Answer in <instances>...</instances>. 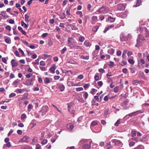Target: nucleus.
<instances>
[{
	"mask_svg": "<svg viewBox=\"0 0 149 149\" xmlns=\"http://www.w3.org/2000/svg\"><path fill=\"white\" fill-rule=\"evenodd\" d=\"M131 37V36L130 34H129L127 36H126L123 33H121L120 36V40L122 41L127 40L129 39Z\"/></svg>",
	"mask_w": 149,
	"mask_h": 149,
	"instance_id": "1",
	"label": "nucleus"
},
{
	"mask_svg": "<svg viewBox=\"0 0 149 149\" xmlns=\"http://www.w3.org/2000/svg\"><path fill=\"white\" fill-rule=\"evenodd\" d=\"M109 9L108 7L103 6L97 10V11L101 13H105L109 11Z\"/></svg>",
	"mask_w": 149,
	"mask_h": 149,
	"instance_id": "2",
	"label": "nucleus"
},
{
	"mask_svg": "<svg viewBox=\"0 0 149 149\" xmlns=\"http://www.w3.org/2000/svg\"><path fill=\"white\" fill-rule=\"evenodd\" d=\"M73 40V39L70 37H68V46L70 48H74L75 47V45L72 42Z\"/></svg>",
	"mask_w": 149,
	"mask_h": 149,
	"instance_id": "3",
	"label": "nucleus"
},
{
	"mask_svg": "<svg viewBox=\"0 0 149 149\" xmlns=\"http://www.w3.org/2000/svg\"><path fill=\"white\" fill-rule=\"evenodd\" d=\"M111 141L113 143H114L115 146L121 147L122 146L123 144L122 143L120 140L116 139H113Z\"/></svg>",
	"mask_w": 149,
	"mask_h": 149,
	"instance_id": "4",
	"label": "nucleus"
},
{
	"mask_svg": "<svg viewBox=\"0 0 149 149\" xmlns=\"http://www.w3.org/2000/svg\"><path fill=\"white\" fill-rule=\"evenodd\" d=\"M48 109L49 107L48 106L46 105L43 106L40 112H42V115L43 116L48 111Z\"/></svg>",
	"mask_w": 149,
	"mask_h": 149,
	"instance_id": "5",
	"label": "nucleus"
},
{
	"mask_svg": "<svg viewBox=\"0 0 149 149\" xmlns=\"http://www.w3.org/2000/svg\"><path fill=\"white\" fill-rule=\"evenodd\" d=\"M77 121L80 126L83 125L85 123V118L83 116H81L79 117L77 119Z\"/></svg>",
	"mask_w": 149,
	"mask_h": 149,
	"instance_id": "6",
	"label": "nucleus"
},
{
	"mask_svg": "<svg viewBox=\"0 0 149 149\" xmlns=\"http://www.w3.org/2000/svg\"><path fill=\"white\" fill-rule=\"evenodd\" d=\"M34 80V79L32 78L26 80V82L24 84V85L27 86H30L32 84V82Z\"/></svg>",
	"mask_w": 149,
	"mask_h": 149,
	"instance_id": "7",
	"label": "nucleus"
},
{
	"mask_svg": "<svg viewBox=\"0 0 149 149\" xmlns=\"http://www.w3.org/2000/svg\"><path fill=\"white\" fill-rule=\"evenodd\" d=\"M29 138L28 136H24L23 138H21L19 141V142H27L29 141Z\"/></svg>",
	"mask_w": 149,
	"mask_h": 149,
	"instance_id": "8",
	"label": "nucleus"
},
{
	"mask_svg": "<svg viewBox=\"0 0 149 149\" xmlns=\"http://www.w3.org/2000/svg\"><path fill=\"white\" fill-rule=\"evenodd\" d=\"M117 8L119 10H123L125 9V7L123 4H120L118 5Z\"/></svg>",
	"mask_w": 149,
	"mask_h": 149,
	"instance_id": "9",
	"label": "nucleus"
},
{
	"mask_svg": "<svg viewBox=\"0 0 149 149\" xmlns=\"http://www.w3.org/2000/svg\"><path fill=\"white\" fill-rule=\"evenodd\" d=\"M57 85L59 86V88L61 91H64L65 87L62 84H57Z\"/></svg>",
	"mask_w": 149,
	"mask_h": 149,
	"instance_id": "10",
	"label": "nucleus"
},
{
	"mask_svg": "<svg viewBox=\"0 0 149 149\" xmlns=\"http://www.w3.org/2000/svg\"><path fill=\"white\" fill-rule=\"evenodd\" d=\"M114 26V25L113 24L108 25L107 27L105 28L104 30V33H105L109 29L113 27Z\"/></svg>",
	"mask_w": 149,
	"mask_h": 149,
	"instance_id": "11",
	"label": "nucleus"
},
{
	"mask_svg": "<svg viewBox=\"0 0 149 149\" xmlns=\"http://www.w3.org/2000/svg\"><path fill=\"white\" fill-rule=\"evenodd\" d=\"M105 147L107 149H111L113 148L110 142L107 143L106 144Z\"/></svg>",
	"mask_w": 149,
	"mask_h": 149,
	"instance_id": "12",
	"label": "nucleus"
},
{
	"mask_svg": "<svg viewBox=\"0 0 149 149\" xmlns=\"http://www.w3.org/2000/svg\"><path fill=\"white\" fill-rule=\"evenodd\" d=\"M82 147L83 149H90L91 145L86 144L83 145Z\"/></svg>",
	"mask_w": 149,
	"mask_h": 149,
	"instance_id": "13",
	"label": "nucleus"
},
{
	"mask_svg": "<svg viewBox=\"0 0 149 149\" xmlns=\"http://www.w3.org/2000/svg\"><path fill=\"white\" fill-rule=\"evenodd\" d=\"M82 93H83V97L85 100H86L88 97V94L86 92L84 91L82 92Z\"/></svg>",
	"mask_w": 149,
	"mask_h": 149,
	"instance_id": "14",
	"label": "nucleus"
},
{
	"mask_svg": "<svg viewBox=\"0 0 149 149\" xmlns=\"http://www.w3.org/2000/svg\"><path fill=\"white\" fill-rule=\"evenodd\" d=\"M141 41L138 39L137 40V43L136 45H135V47H139L141 45Z\"/></svg>",
	"mask_w": 149,
	"mask_h": 149,
	"instance_id": "15",
	"label": "nucleus"
},
{
	"mask_svg": "<svg viewBox=\"0 0 149 149\" xmlns=\"http://www.w3.org/2000/svg\"><path fill=\"white\" fill-rule=\"evenodd\" d=\"M7 143L6 144L4 145L3 148L4 149L6 148L7 147L9 148L11 146V145L10 142L6 143Z\"/></svg>",
	"mask_w": 149,
	"mask_h": 149,
	"instance_id": "16",
	"label": "nucleus"
},
{
	"mask_svg": "<svg viewBox=\"0 0 149 149\" xmlns=\"http://www.w3.org/2000/svg\"><path fill=\"white\" fill-rule=\"evenodd\" d=\"M56 68V66L54 65L50 68L49 70L52 73H54L55 72V70Z\"/></svg>",
	"mask_w": 149,
	"mask_h": 149,
	"instance_id": "17",
	"label": "nucleus"
},
{
	"mask_svg": "<svg viewBox=\"0 0 149 149\" xmlns=\"http://www.w3.org/2000/svg\"><path fill=\"white\" fill-rule=\"evenodd\" d=\"M115 20V18H113L111 16L109 17L108 18V21L111 23L113 22Z\"/></svg>",
	"mask_w": 149,
	"mask_h": 149,
	"instance_id": "18",
	"label": "nucleus"
},
{
	"mask_svg": "<svg viewBox=\"0 0 149 149\" xmlns=\"http://www.w3.org/2000/svg\"><path fill=\"white\" fill-rule=\"evenodd\" d=\"M18 79L15 80L13 83L12 85L15 87H16L18 86Z\"/></svg>",
	"mask_w": 149,
	"mask_h": 149,
	"instance_id": "19",
	"label": "nucleus"
},
{
	"mask_svg": "<svg viewBox=\"0 0 149 149\" xmlns=\"http://www.w3.org/2000/svg\"><path fill=\"white\" fill-rule=\"evenodd\" d=\"M5 41L7 43L10 44L11 42L10 39L9 37L5 38Z\"/></svg>",
	"mask_w": 149,
	"mask_h": 149,
	"instance_id": "20",
	"label": "nucleus"
},
{
	"mask_svg": "<svg viewBox=\"0 0 149 149\" xmlns=\"http://www.w3.org/2000/svg\"><path fill=\"white\" fill-rule=\"evenodd\" d=\"M84 45L87 47H89L91 45V44L88 41L86 40L84 42Z\"/></svg>",
	"mask_w": 149,
	"mask_h": 149,
	"instance_id": "21",
	"label": "nucleus"
},
{
	"mask_svg": "<svg viewBox=\"0 0 149 149\" xmlns=\"http://www.w3.org/2000/svg\"><path fill=\"white\" fill-rule=\"evenodd\" d=\"M115 50L112 48L110 49H109L108 51V52L109 54H113Z\"/></svg>",
	"mask_w": 149,
	"mask_h": 149,
	"instance_id": "22",
	"label": "nucleus"
},
{
	"mask_svg": "<svg viewBox=\"0 0 149 149\" xmlns=\"http://www.w3.org/2000/svg\"><path fill=\"white\" fill-rule=\"evenodd\" d=\"M138 39L140 40H142V41H143L144 40H145L144 37L142 35H139V37H138Z\"/></svg>",
	"mask_w": 149,
	"mask_h": 149,
	"instance_id": "23",
	"label": "nucleus"
},
{
	"mask_svg": "<svg viewBox=\"0 0 149 149\" xmlns=\"http://www.w3.org/2000/svg\"><path fill=\"white\" fill-rule=\"evenodd\" d=\"M67 84L69 86H76L75 84H74V82L72 81H68L67 82Z\"/></svg>",
	"mask_w": 149,
	"mask_h": 149,
	"instance_id": "24",
	"label": "nucleus"
},
{
	"mask_svg": "<svg viewBox=\"0 0 149 149\" xmlns=\"http://www.w3.org/2000/svg\"><path fill=\"white\" fill-rule=\"evenodd\" d=\"M24 17L25 18V21L26 22H29V16L27 14H25L24 15Z\"/></svg>",
	"mask_w": 149,
	"mask_h": 149,
	"instance_id": "25",
	"label": "nucleus"
},
{
	"mask_svg": "<svg viewBox=\"0 0 149 149\" xmlns=\"http://www.w3.org/2000/svg\"><path fill=\"white\" fill-rule=\"evenodd\" d=\"M109 109L108 108L104 112V116H107L108 115L109 112Z\"/></svg>",
	"mask_w": 149,
	"mask_h": 149,
	"instance_id": "26",
	"label": "nucleus"
},
{
	"mask_svg": "<svg viewBox=\"0 0 149 149\" xmlns=\"http://www.w3.org/2000/svg\"><path fill=\"white\" fill-rule=\"evenodd\" d=\"M129 102V101L127 100H124L121 104V105L124 106L125 105H127L128 103Z\"/></svg>",
	"mask_w": 149,
	"mask_h": 149,
	"instance_id": "27",
	"label": "nucleus"
},
{
	"mask_svg": "<svg viewBox=\"0 0 149 149\" xmlns=\"http://www.w3.org/2000/svg\"><path fill=\"white\" fill-rule=\"evenodd\" d=\"M136 115V114H135V112H133V113H130L128 115H127L126 116H129L130 117H132L133 116H135Z\"/></svg>",
	"mask_w": 149,
	"mask_h": 149,
	"instance_id": "28",
	"label": "nucleus"
},
{
	"mask_svg": "<svg viewBox=\"0 0 149 149\" xmlns=\"http://www.w3.org/2000/svg\"><path fill=\"white\" fill-rule=\"evenodd\" d=\"M128 61L130 63L132 64H134V60L131 59H129L128 60Z\"/></svg>",
	"mask_w": 149,
	"mask_h": 149,
	"instance_id": "29",
	"label": "nucleus"
},
{
	"mask_svg": "<svg viewBox=\"0 0 149 149\" xmlns=\"http://www.w3.org/2000/svg\"><path fill=\"white\" fill-rule=\"evenodd\" d=\"M85 38L84 37L81 36L79 38V41L81 42H83Z\"/></svg>",
	"mask_w": 149,
	"mask_h": 149,
	"instance_id": "30",
	"label": "nucleus"
},
{
	"mask_svg": "<svg viewBox=\"0 0 149 149\" xmlns=\"http://www.w3.org/2000/svg\"><path fill=\"white\" fill-rule=\"evenodd\" d=\"M136 135V132L134 131H132L131 132V136L132 137H134Z\"/></svg>",
	"mask_w": 149,
	"mask_h": 149,
	"instance_id": "31",
	"label": "nucleus"
},
{
	"mask_svg": "<svg viewBox=\"0 0 149 149\" xmlns=\"http://www.w3.org/2000/svg\"><path fill=\"white\" fill-rule=\"evenodd\" d=\"M22 149H31V147L28 146H25L22 147L21 148Z\"/></svg>",
	"mask_w": 149,
	"mask_h": 149,
	"instance_id": "32",
	"label": "nucleus"
},
{
	"mask_svg": "<svg viewBox=\"0 0 149 149\" xmlns=\"http://www.w3.org/2000/svg\"><path fill=\"white\" fill-rule=\"evenodd\" d=\"M67 50V48L66 47H64V48L61 51V53L62 54H63Z\"/></svg>",
	"mask_w": 149,
	"mask_h": 149,
	"instance_id": "33",
	"label": "nucleus"
},
{
	"mask_svg": "<svg viewBox=\"0 0 149 149\" xmlns=\"http://www.w3.org/2000/svg\"><path fill=\"white\" fill-rule=\"evenodd\" d=\"M26 117V115L24 114L23 113L22 114L21 116V120H23Z\"/></svg>",
	"mask_w": 149,
	"mask_h": 149,
	"instance_id": "34",
	"label": "nucleus"
},
{
	"mask_svg": "<svg viewBox=\"0 0 149 149\" xmlns=\"http://www.w3.org/2000/svg\"><path fill=\"white\" fill-rule=\"evenodd\" d=\"M81 58L82 59H84L88 60V59L89 57V56H84L83 55H82L81 56Z\"/></svg>",
	"mask_w": 149,
	"mask_h": 149,
	"instance_id": "35",
	"label": "nucleus"
},
{
	"mask_svg": "<svg viewBox=\"0 0 149 149\" xmlns=\"http://www.w3.org/2000/svg\"><path fill=\"white\" fill-rule=\"evenodd\" d=\"M26 99V97H24L23 96L22 97H20L19 98L18 100L19 101H21L22 100H24Z\"/></svg>",
	"mask_w": 149,
	"mask_h": 149,
	"instance_id": "36",
	"label": "nucleus"
},
{
	"mask_svg": "<svg viewBox=\"0 0 149 149\" xmlns=\"http://www.w3.org/2000/svg\"><path fill=\"white\" fill-rule=\"evenodd\" d=\"M120 123V120L119 119L115 123L114 125L116 126H117Z\"/></svg>",
	"mask_w": 149,
	"mask_h": 149,
	"instance_id": "37",
	"label": "nucleus"
},
{
	"mask_svg": "<svg viewBox=\"0 0 149 149\" xmlns=\"http://www.w3.org/2000/svg\"><path fill=\"white\" fill-rule=\"evenodd\" d=\"M52 106H53L54 108H55L59 112H61V111L55 105L53 104H52Z\"/></svg>",
	"mask_w": 149,
	"mask_h": 149,
	"instance_id": "38",
	"label": "nucleus"
},
{
	"mask_svg": "<svg viewBox=\"0 0 149 149\" xmlns=\"http://www.w3.org/2000/svg\"><path fill=\"white\" fill-rule=\"evenodd\" d=\"M97 73L95 74L94 77L96 81H98L99 80V76L97 74Z\"/></svg>",
	"mask_w": 149,
	"mask_h": 149,
	"instance_id": "39",
	"label": "nucleus"
},
{
	"mask_svg": "<svg viewBox=\"0 0 149 149\" xmlns=\"http://www.w3.org/2000/svg\"><path fill=\"white\" fill-rule=\"evenodd\" d=\"M76 14L79 15L80 17H81L83 16L82 13L81 11H77L76 13Z\"/></svg>",
	"mask_w": 149,
	"mask_h": 149,
	"instance_id": "40",
	"label": "nucleus"
},
{
	"mask_svg": "<svg viewBox=\"0 0 149 149\" xmlns=\"http://www.w3.org/2000/svg\"><path fill=\"white\" fill-rule=\"evenodd\" d=\"M97 123L96 122V121H93L91 123V125L92 126H95V125H97Z\"/></svg>",
	"mask_w": 149,
	"mask_h": 149,
	"instance_id": "41",
	"label": "nucleus"
},
{
	"mask_svg": "<svg viewBox=\"0 0 149 149\" xmlns=\"http://www.w3.org/2000/svg\"><path fill=\"white\" fill-rule=\"evenodd\" d=\"M83 88L82 87H78L76 88V91H83Z\"/></svg>",
	"mask_w": 149,
	"mask_h": 149,
	"instance_id": "42",
	"label": "nucleus"
},
{
	"mask_svg": "<svg viewBox=\"0 0 149 149\" xmlns=\"http://www.w3.org/2000/svg\"><path fill=\"white\" fill-rule=\"evenodd\" d=\"M141 3V0H137L136 6H139Z\"/></svg>",
	"mask_w": 149,
	"mask_h": 149,
	"instance_id": "43",
	"label": "nucleus"
},
{
	"mask_svg": "<svg viewBox=\"0 0 149 149\" xmlns=\"http://www.w3.org/2000/svg\"><path fill=\"white\" fill-rule=\"evenodd\" d=\"M65 72L66 74H68L70 75V73L72 74L71 71L70 70H65Z\"/></svg>",
	"mask_w": 149,
	"mask_h": 149,
	"instance_id": "44",
	"label": "nucleus"
},
{
	"mask_svg": "<svg viewBox=\"0 0 149 149\" xmlns=\"http://www.w3.org/2000/svg\"><path fill=\"white\" fill-rule=\"evenodd\" d=\"M17 90L19 93H22L24 91V89H17Z\"/></svg>",
	"mask_w": 149,
	"mask_h": 149,
	"instance_id": "45",
	"label": "nucleus"
},
{
	"mask_svg": "<svg viewBox=\"0 0 149 149\" xmlns=\"http://www.w3.org/2000/svg\"><path fill=\"white\" fill-rule=\"evenodd\" d=\"M31 124L32 125V126L31 127V128H32L36 126V123H35L33 121H32L31 123Z\"/></svg>",
	"mask_w": 149,
	"mask_h": 149,
	"instance_id": "46",
	"label": "nucleus"
},
{
	"mask_svg": "<svg viewBox=\"0 0 149 149\" xmlns=\"http://www.w3.org/2000/svg\"><path fill=\"white\" fill-rule=\"evenodd\" d=\"M47 142V140H43L41 142V144L42 145H44L46 144Z\"/></svg>",
	"mask_w": 149,
	"mask_h": 149,
	"instance_id": "47",
	"label": "nucleus"
},
{
	"mask_svg": "<svg viewBox=\"0 0 149 149\" xmlns=\"http://www.w3.org/2000/svg\"><path fill=\"white\" fill-rule=\"evenodd\" d=\"M135 144V143L134 142L132 141H131L130 142V143H129V146L130 147H132Z\"/></svg>",
	"mask_w": 149,
	"mask_h": 149,
	"instance_id": "48",
	"label": "nucleus"
},
{
	"mask_svg": "<svg viewBox=\"0 0 149 149\" xmlns=\"http://www.w3.org/2000/svg\"><path fill=\"white\" fill-rule=\"evenodd\" d=\"M98 28H99L98 27V26H95V27H94L93 29V31H94L96 32L97 31V30Z\"/></svg>",
	"mask_w": 149,
	"mask_h": 149,
	"instance_id": "49",
	"label": "nucleus"
},
{
	"mask_svg": "<svg viewBox=\"0 0 149 149\" xmlns=\"http://www.w3.org/2000/svg\"><path fill=\"white\" fill-rule=\"evenodd\" d=\"M6 29L7 30H8L9 31H10L11 30V27L9 25H7L5 27Z\"/></svg>",
	"mask_w": 149,
	"mask_h": 149,
	"instance_id": "50",
	"label": "nucleus"
},
{
	"mask_svg": "<svg viewBox=\"0 0 149 149\" xmlns=\"http://www.w3.org/2000/svg\"><path fill=\"white\" fill-rule=\"evenodd\" d=\"M71 27L72 30H78V28L74 26L71 25Z\"/></svg>",
	"mask_w": 149,
	"mask_h": 149,
	"instance_id": "51",
	"label": "nucleus"
},
{
	"mask_svg": "<svg viewBox=\"0 0 149 149\" xmlns=\"http://www.w3.org/2000/svg\"><path fill=\"white\" fill-rule=\"evenodd\" d=\"M114 63L112 61H110L108 63V65L109 66L112 67L114 65Z\"/></svg>",
	"mask_w": 149,
	"mask_h": 149,
	"instance_id": "52",
	"label": "nucleus"
},
{
	"mask_svg": "<svg viewBox=\"0 0 149 149\" xmlns=\"http://www.w3.org/2000/svg\"><path fill=\"white\" fill-rule=\"evenodd\" d=\"M40 68L42 71H45L47 70L46 68L44 67L40 66Z\"/></svg>",
	"mask_w": 149,
	"mask_h": 149,
	"instance_id": "53",
	"label": "nucleus"
},
{
	"mask_svg": "<svg viewBox=\"0 0 149 149\" xmlns=\"http://www.w3.org/2000/svg\"><path fill=\"white\" fill-rule=\"evenodd\" d=\"M32 76V74L29 73L26 75V78H29Z\"/></svg>",
	"mask_w": 149,
	"mask_h": 149,
	"instance_id": "54",
	"label": "nucleus"
},
{
	"mask_svg": "<svg viewBox=\"0 0 149 149\" xmlns=\"http://www.w3.org/2000/svg\"><path fill=\"white\" fill-rule=\"evenodd\" d=\"M97 19V16H93L92 17V20L93 21H96Z\"/></svg>",
	"mask_w": 149,
	"mask_h": 149,
	"instance_id": "55",
	"label": "nucleus"
},
{
	"mask_svg": "<svg viewBox=\"0 0 149 149\" xmlns=\"http://www.w3.org/2000/svg\"><path fill=\"white\" fill-rule=\"evenodd\" d=\"M18 50L19 52L21 53L22 54L23 56H24V54L23 51L20 48H19L18 49Z\"/></svg>",
	"mask_w": 149,
	"mask_h": 149,
	"instance_id": "56",
	"label": "nucleus"
},
{
	"mask_svg": "<svg viewBox=\"0 0 149 149\" xmlns=\"http://www.w3.org/2000/svg\"><path fill=\"white\" fill-rule=\"evenodd\" d=\"M40 65L41 66H45L46 64L44 61H41L40 62Z\"/></svg>",
	"mask_w": 149,
	"mask_h": 149,
	"instance_id": "57",
	"label": "nucleus"
},
{
	"mask_svg": "<svg viewBox=\"0 0 149 149\" xmlns=\"http://www.w3.org/2000/svg\"><path fill=\"white\" fill-rule=\"evenodd\" d=\"M138 83H139V81L137 80H133L132 81V83L133 84H135V85H137V84H136Z\"/></svg>",
	"mask_w": 149,
	"mask_h": 149,
	"instance_id": "58",
	"label": "nucleus"
},
{
	"mask_svg": "<svg viewBox=\"0 0 149 149\" xmlns=\"http://www.w3.org/2000/svg\"><path fill=\"white\" fill-rule=\"evenodd\" d=\"M119 88L118 87L116 86L115 87L114 89V91L115 92L117 93L118 92Z\"/></svg>",
	"mask_w": 149,
	"mask_h": 149,
	"instance_id": "59",
	"label": "nucleus"
},
{
	"mask_svg": "<svg viewBox=\"0 0 149 149\" xmlns=\"http://www.w3.org/2000/svg\"><path fill=\"white\" fill-rule=\"evenodd\" d=\"M16 95V94L14 93H11L9 95L10 97H12L15 96Z\"/></svg>",
	"mask_w": 149,
	"mask_h": 149,
	"instance_id": "60",
	"label": "nucleus"
},
{
	"mask_svg": "<svg viewBox=\"0 0 149 149\" xmlns=\"http://www.w3.org/2000/svg\"><path fill=\"white\" fill-rule=\"evenodd\" d=\"M98 71L100 73H103L104 72L105 70L103 69L100 68L99 69Z\"/></svg>",
	"mask_w": 149,
	"mask_h": 149,
	"instance_id": "61",
	"label": "nucleus"
},
{
	"mask_svg": "<svg viewBox=\"0 0 149 149\" xmlns=\"http://www.w3.org/2000/svg\"><path fill=\"white\" fill-rule=\"evenodd\" d=\"M2 61L4 63L6 64L7 63V61L6 58H2Z\"/></svg>",
	"mask_w": 149,
	"mask_h": 149,
	"instance_id": "62",
	"label": "nucleus"
},
{
	"mask_svg": "<svg viewBox=\"0 0 149 149\" xmlns=\"http://www.w3.org/2000/svg\"><path fill=\"white\" fill-rule=\"evenodd\" d=\"M18 65V63L17 62L14 63L12 65V67H16Z\"/></svg>",
	"mask_w": 149,
	"mask_h": 149,
	"instance_id": "63",
	"label": "nucleus"
},
{
	"mask_svg": "<svg viewBox=\"0 0 149 149\" xmlns=\"http://www.w3.org/2000/svg\"><path fill=\"white\" fill-rule=\"evenodd\" d=\"M40 145L38 144H36V149H40Z\"/></svg>",
	"mask_w": 149,
	"mask_h": 149,
	"instance_id": "64",
	"label": "nucleus"
}]
</instances>
